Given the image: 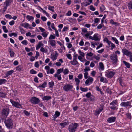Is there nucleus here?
Returning a JSON list of instances; mask_svg holds the SVG:
<instances>
[{
	"instance_id": "423d86ee",
	"label": "nucleus",
	"mask_w": 132,
	"mask_h": 132,
	"mask_svg": "<svg viewBox=\"0 0 132 132\" xmlns=\"http://www.w3.org/2000/svg\"><path fill=\"white\" fill-rule=\"evenodd\" d=\"M10 101L13 106L19 109H22V106L18 102L14 101L12 99L10 100Z\"/></svg>"
},
{
	"instance_id": "2eb2a0df",
	"label": "nucleus",
	"mask_w": 132,
	"mask_h": 132,
	"mask_svg": "<svg viewBox=\"0 0 132 132\" xmlns=\"http://www.w3.org/2000/svg\"><path fill=\"white\" fill-rule=\"evenodd\" d=\"M63 68H62V69H58L56 73H55L54 75V77H56L57 76V75H60V74L61 73L63 72Z\"/></svg>"
},
{
	"instance_id": "603ef678",
	"label": "nucleus",
	"mask_w": 132,
	"mask_h": 132,
	"mask_svg": "<svg viewBox=\"0 0 132 132\" xmlns=\"http://www.w3.org/2000/svg\"><path fill=\"white\" fill-rule=\"evenodd\" d=\"M40 51L43 52H46L47 51V49L45 50V49L43 47H42L40 49Z\"/></svg>"
},
{
	"instance_id": "9d476101",
	"label": "nucleus",
	"mask_w": 132,
	"mask_h": 132,
	"mask_svg": "<svg viewBox=\"0 0 132 132\" xmlns=\"http://www.w3.org/2000/svg\"><path fill=\"white\" fill-rule=\"evenodd\" d=\"M122 52L123 53V55H125L128 56L132 53L131 52L127 50L126 48L122 49Z\"/></svg>"
},
{
	"instance_id": "20e7f679",
	"label": "nucleus",
	"mask_w": 132,
	"mask_h": 132,
	"mask_svg": "<svg viewBox=\"0 0 132 132\" xmlns=\"http://www.w3.org/2000/svg\"><path fill=\"white\" fill-rule=\"evenodd\" d=\"M110 57L113 64H115L118 62L117 55L114 53L110 55Z\"/></svg>"
},
{
	"instance_id": "58836bf2",
	"label": "nucleus",
	"mask_w": 132,
	"mask_h": 132,
	"mask_svg": "<svg viewBox=\"0 0 132 132\" xmlns=\"http://www.w3.org/2000/svg\"><path fill=\"white\" fill-rule=\"evenodd\" d=\"M101 11L103 12L105 10V7L103 5H102L100 7Z\"/></svg>"
},
{
	"instance_id": "cd10ccee",
	"label": "nucleus",
	"mask_w": 132,
	"mask_h": 132,
	"mask_svg": "<svg viewBox=\"0 0 132 132\" xmlns=\"http://www.w3.org/2000/svg\"><path fill=\"white\" fill-rule=\"evenodd\" d=\"M48 33V32L45 31L44 32H42L41 34L44 38H45L47 37Z\"/></svg>"
},
{
	"instance_id": "e2e57ef3",
	"label": "nucleus",
	"mask_w": 132,
	"mask_h": 132,
	"mask_svg": "<svg viewBox=\"0 0 132 132\" xmlns=\"http://www.w3.org/2000/svg\"><path fill=\"white\" fill-rule=\"evenodd\" d=\"M54 30H55V36L56 35L57 37H59V35L58 30H57L56 29Z\"/></svg>"
},
{
	"instance_id": "8fccbe9b",
	"label": "nucleus",
	"mask_w": 132,
	"mask_h": 132,
	"mask_svg": "<svg viewBox=\"0 0 132 132\" xmlns=\"http://www.w3.org/2000/svg\"><path fill=\"white\" fill-rule=\"evenodd\" d=\"M10 53L11 57H14V53L12 50H11L10 51Z\"/></svg>"
},
{
	"instance_id": "bf43d9fd",
	"label": "nucleus",
	"mask_w": 132,
	"mask_h": 132,
	"mask_svg": "<svg viewBox=\"0 0 132 132\" xmlns=\"http://www.w3.org/2000/svg\"><path fill=\"white\" fill-rule=\"evenodd\" d=\"M81 30L82 32H83L84 33H85L87 32V29L85 28H81Z\"/></svg>"
},
{
	"instance_id": "7ed1b4c3",
	"label": "nucleus",
	"mask_w": 132,
	"mask_h": 132,
	"mask_svg": "<svg viewBox=\"0 0 132 132\" xmlns=\"http://www.w3.org/2000/svg\"><path fill=\"white\" fill-rule=\"evenodd\" d=\"M6 126L8 129H12L13 126V121L10 118H9L6 120L5 122Z\"/></svg>"
},
{
	"instance_id": "473e14b6",
	"label": "nucleus",
	"mask_w": 132,
	"mask_h": 132,
	"mask_svg": "<svg viewBox=\"0 0 132 132\" xmlns=\"http://www.w3.org/2000/svg\"><path fill=\"white\" fill-rule=\"evenodd\" d=\"M26 18L28 21H30L31 20H33L34 19L33 17L29 15H27Z\"/></svg>"
},
{
	"instance_id": "69168bd1",
	"label": "nucleus",
	"mask_w": 132,
	"mask_h": 132,
	"mask_svg": "<svg viewBox=\"0 0 132 132\" xmlns=\"http://www.w3.org/2000/svg\"><path fill=\"white\" fill-rule=\"evenodd\" d=\"M111 50H112L113 48L116 47V46L115 44L111 43Z\"/></svg>"
},
{
	"instance_id": "864d4df0",
	"label": "nucleus",
	"mask_w": 132,
	"mask_h": 132,
	"mask_svg": "<svg viewBox=\"0 0 132 132\" xmlns=\"http://www.w3.org/2000/svg\"><path fill=\"white\" fill-rule=\"evenodd\" d=\"M110 22L112 24L116 25L117 24V22H114L112 19L110 20Z\"/></svg>"
},
{
	"instance_id": "680f3d73",
	"label": "nucleus",
	"mask_w": 132,
	"mask_h": 132,
	"mask_svg": "<svg viewBox=\"0 0 132 132\" xmlns=\"http://www.w3.org/2000/svg\"><path fill=\"white\" fill-rule=\"evenodd\" d=\"M5 17L6 18H9L10 19L12 18V16L11 15L9 14H7L5 15Z\"/></svg>"
},
{
	"instance_id": "412c9836",
	"label": "nucleus",
	"mask_w": 132,
	"mask_h": 132,
	"mask_svg": "<svg viewBox=\"0 0 132 132\" xmlns=\"http://www.w3.org/2000/svg\"><path fill=\"white\" fill-rule=\"evenodd\" d=\"M100 81L101 82L104 83H107L108 82V80L105 78H104L103 77H101Z\"/></svg>"
},
{
	"instance_id": "a19ab883",
	"label": "nucleus",
	"mask_w": 132,
	"mask_h": 132,
	"mask_svg": "<svg viewBox=\"0 0 132 132\" xmlns=\"http://www.w3.org/2000/svg\"><path fill=\"white\" fill-rule=\"evenodd\" d=\"M85 36L87 38H89L90 39H91V36H90V33L89 32L85 34Z\"/></svg>"
},
{
	"instance_id": "a211bd4d",
	"label": "nucleus",
	"mask_w": 132,
	"mask_h": 132,
	"mask_svg": "<svg viewBox=\"0 0 132 132\" xmlns=\"http://www.w3.org/2000/svg\"><path fill=\"white\" fill-rule=\"evenodd\" d=\"M12 1V0H6L4 2V4H5L6 6L8 7L10 5Z\"/></svg>"
},
{
	"instance_id": "c03bdc74",
	"label": "nucleus",
	"mask_w": 132,
	"mask_h": 132,
	"mask_svg": "<svg viewBox=\"0 0 132 132\" xmlns=\"http://www.w3.org/2000/svg\"><path fill=\"white\" fill-rule=\"evenodd\" d=\"M19 29L21 34H24L26 33V31L20 26L19 27Z\"/></svg>"
},
{
	"instance_id": "13d9d810",
	"label": "nucleus",
	"mask_w": 132,
	"mask_h": 132,
	"mask_svg": "<svg viewBox=\"0 0 132 132\" xmlns=\"http://www.w3.org/2000/svg\"><path fill=\"white\" fill-rule=\"evenodd\" d=\"M119 81L120 84L121 86H124V84L122 82V81L121 79H119Z\"/></svg>"
},
{
	"instance_id": "052dcab7",
	"label": "nucleus",
	"mask_w": 132,
	"mask_h": 132,
	"mask_svg": "<svg viewBox=\"0 0 132 132\" xmlns=\"http://www.w3.org/2000/svg\"><path fill=\"white\" fill-rule=\"evenodd\" d=\"M88 73L87 72H85L84 73V78L85 79H86L88 78Z\"/></svg>"
},
{
	"instance_id": "a18cd8bd",
	"label": "nucleus",
	"mask_w": 132,
	"mask_h": 132,
	"mask_svg": "<svg viewBox=\"0 0 132 132\" xmlns=\"http://www.w3.org/2000/svg\"><path fill=\"white\" fill-rule=\"evenodd\" d=\"M78 52L80 55L83 57H84L85 56V54L84 53L82 52L81 50L78 51Z\"/></svg>"
},
{
	"instance_id": "f3484780",
	"label": "nucleus",
	"mask_w": 132,
	"mask_h": 132,
	"mask_svg": "<svg viewBox=\"0 0 132 132\" xmlns=\"http://www.w3.org/2000/svg\"><path fill=\"white\" fill-rule=\"evenodd\" d=\"M77 60L74 59H73V60L72 61H70V63L71 64L73 65H77L78 64H79L78 63V62Z\"/></svg>"
},
{
	"instance_id": "49530a36",
	"label": "nucleus",
	"mask_w": 132,
	"mask_h": 132,
	"mask_svg": "<svg viewBox=\"0 0 132 132\" xmlns=\"http://www.w3.org/2000/svg\"><path fill=\"white\" fill-rule=\"evenodd\" d=\"M9 36L10 37H12L13 36H14V37H16L17 36V35L14 32H12L10 34H9Z\"/></svg>"
},
{
	"instance_id": "e433bc0d",
	"label": "nucleus",
	"mask_w": 132,
	"mask_h": 132,
	"mask_svg": "<svg viewBox=\"0 0 132 132\" xmlns=\"http://www.w3.org/2000/svg\"><path fill=\"white\" fill-rule=\"evenodd\" d=\"M54 82L53 81L50 82L48 83V85L50 86L49 88H52L53 87L54 85Z\"/></svg>"
},
{
	"instance_id": "72a5a7b5",
	"label": "nucleus",
	"mask_w": 132,
	"mask_h": 132,
	"mask_svg": "<svg viewBox=\"0 0 132 132\" xmlns=\"http://www.w3.org/2000/svg\"><path fill=\"white\" fill-rule=\"evenodd\" d=\"M128 7L129 10L132 9V1H130L128 4Z\"/></svg>"
},
{
	"instance_id": "4d7b16f0",
	"label": "nucleus",
	"mask_w": 132,
	"mask_h": 132,
	"mask_svg": "<svg viewBox=\"0 0 132 132\" xmlns=\"http://www.w3.org/2000/svg\"><path fill=\"white\" fill-rule=\"evenodd\" d=\"M21 43L24 45H27L28 44V43L27 40H25L22 41Z\"/></svg>"
},
{
	"instance_id": "de8ad7c7",
	"label": "nucleus",
	"mask_w": 132,
	"mask_h": 132,
	"mask_svg": "<svg viewBox=\"0 0 132 132\" xmlns=\"http://www.w3.org/2000/svg\"><path fill=\"white\" fill-rule=\"evenodd\" d=\"M2 28L3 30H4V31L5 32L7 33L8 32V30L6 29V27L5 26H3L2 27Z\"/></svg>"
},
{
	"instance_id": "4be33fe9",
	"label": "nucleus",
	"mask_w": 132,
	"mask_h": 132,
	"mask_svg": "<svg viewBox=\"0 0 132 132\" xmlns=\"http://www.w3.org/2000/svg\"><path fill=\"white\" fill-rule=\"evenodd\" d=\"M122 62L126 66L127 68H130L131 65L129 63L126 62L125 61H123Z\"/></svg>"
},
{
	"instance_id": "39448f33",
	"label": "nucleus",
	"mask_w": 132,
	"mask_h": 132,
	"mask_svg": "<svg viewBox=\"0 0 132 132\" xmlns=\"http://www.w3.org/2000/svg\"><path fill=\"white\" fill-rule=\"evenodd\" d=\"M9 108L7 107H5L2 110V115L3 117L6 118L9 114Z\"/></svg>"
},
{
	"instance_id": "37998d69",
	"label": "nucleus",
	"mask_w": 132,
	"mask_h": 132,
	"mask_svg": "<svg viewBox=\"0 0 132 132\" xmlns=\"http://www.w3.org/2000/svg\"><path fill=\"white\" fill-rule=\"evenodd\" d=\"M55 38V35H51L49 38V39L50 40H53L52 39H54Z\"/></svg>"
},
{
	"instance_id": "c756f323",
	"label": "nucleus",
	"mask_w": 132,
	"mask_h": 132,
	"mask_svg": "<svg viewBox=\"0 0 132 132\" xmlns=\"http://www.w3.org/2000/svg\"><path fill=\"white\" fill-rule=\"evenodd\" d=\"M22 67L20 65L18 66L16 68V70L17 71H20L22 70Z\"/></svg>"
},
{
	"instance_id": "393cba45",
	"label": "nucleus",
	"mask_w": 132,
	"mask_h": 132,
	"mask_svg": "<svg viewBox=\"0 0 132 132\" xmlns=\"http://www.w3.org/2000/svg\"><path fill=\"white\" fill-rule=\"evenodd\" d=\"M60 114V112L56 111L55 112V114L53 116V118L55 119L59 116Z\"/></svg>"
},
{
	"instance_id": "bb28decb",
	"label": "nucleus",
	"mask_w": 132,
	"mask_h": 132,
	"mask_svg": "<svg viewBox=\"0 0 132 132\" xmlns=\"http://www.w3.org/2000/svg\"><path fill=\"white\" fill-rule=\"evenodd\" d=\"M69 122H64L63 123H60V125H61L62 127L64 128L67 125L69 124Z\"/></svg>"
},
{
	"instance_id": "5701e85b",
	"label": "nucleus",
	"mask_w": 132,
	"mask_h": 132,
	"mask_svg": "<svg viewBox=\"0 0 132 132\" xmlns=\"http://www.w3.org/2000/svg\"><path fill=\"white\" fill-rule=\"evenodd\" d=\"M43 44L41 42H39L37 45L36 46V50H38L41 46H43Z\"/></svg>"
},
{
	"instance_id": "b1692460",
	"label": "nucleus",
	"mask_w": 132,
	"mask_h": 132,
	"mask_svg": "<svg viewBox=\"0 0 132 132\" xmlns=\"http://www.w3.org/2000/svg\"><path fill=\"white\" fill-rule=\"evenodd\" d=\"M47 84V83L46 81H44V83L42 85H40L37 88H45V87L46 85Z\"/></svg>"
},
{
	"instance_id": "c85d7f7f",
	"label": "nucleus",
	"mask_w": 132,
	"mask_h": 132,
	"mask_svg": "<svg viewBox=\"0 0 132 132\" xmlns=\"http://www.w3.org/2000/svg\"><path fill=\"white\" fill-rule=\"evenodd\" d=\"M96 101L95 97L93 95H91V104H94L95 102Z\"/></svg>"
},
{
	"instance_id": "f03ea898",
	"label": "nucleus",
	"mask_w": 132,
	"mask_h": 132,
	"mask_svg": "<svg viewBox=\"0 0 132 132\" xmlns=\"http://www.w3.org/2000/svg\"><path fill=\"white\" fill-rule=\"evenodd\" d=\"M111 106L109 107L110 108L113 110H117L118 109V103L117 100L113 101L109 104Z\"/></svg>"
},
{
	"instance_id": "6ab92c4d",
	"label": "nucleus",
	"mask_w": 132,
	"mask_h": 132,
	"mask_svg": "<svg viewBox=\"0 0 132 132\" xmlns=\"http://www.w3.org/2000/svg\"><path fill=\"white\" fill-rule=\"evenodd\" d=\"M7 95V93H6L5 92H0V97H1L2 98H5L6 97V96Z\"/></svg>"
},
{
	"instance_id": "5fc2aeb1",
	"label": "nucleus",
	"mask_w": 132,
	"mask_h": 132,
	"mask_svg": "<svg viewBox=\"0 0 132 132\" xmlns=\"http://www.w3.org/2000/svg\"><path fill=\"white\" fill-rule=\"evenodd\" d=\"M30 73L32 74H36L37 73V72L33 69H31L30 71Z\"/></svg>"
},
{
	"instance_id": "a878e982",
	"label": "nucleus",
	"mask_w": 132,
	"mask_h": 132,
	"mask_svg": "<svg viewBox=\"0 0 132 132\" xmlns=\"http://www.w3.org/2000/svg\"><path fill=\"white\" fill-rule=\"evenodd\" d=\"M14 72V71L12 70L7 71L5 75L6 77H8L9 75H11Z\"/></svg>"
},
{
	"instance_id": "f8f14e48",
	"label": "nucleus",
	"mask_w": 132,
	"mask_h": 132,
	"mask_svg": "<svg viewBox=\"0 0 132 132\" xmlns=\"http://www.w3.org/2000/svg\"><path fill=\"white\" fill-rule=\"evenodd\" d=\"M131 103L129 101L127 102H122L120 104V106L122 107H127L130 106Z\"/></svg>"
},
{
	"instance_id": "7c9ffc66",
	"label": "nucleus",
	"mask_w": 132,
	"mask_h": 132,
	"mask_svg": "<svg viewBox=\"0 0 132 132\" xmlns=\"http://www.w3.org/2000/svg\"><path fill=\"white\" fill-rule=\"evenodd\" d=\"M51 98V96H45L43 97V99L44 100H48Z\"/></svg>"
},
{
	"instance_id": "9b49d317",
	"label": "nucleus",
	"mask_w": 132,
	"mask_h": 132,
	"mask_svg": "<svg viewBox=\"0 0 132 132\" xmlns=\"http://www.w3.org/2000/svg\"><path fill=\"white\" fill-rule=\"evenodd\" d=\"M116 117H111L109 118L107 120V121L109 123H111L115 122L116 119Z\"/></svg>"
},
{
	"instance_id": "ddd939ff",
	"label": "nucleus",
	"mask_w": 132,
	"mask_h": 132,
	"mask_svg": "<svg viewBox=\"0 0 132 132\" xmlns=\"http://www.w3.org/2000/svg\"><path fill=\"white\" fill-rule=\"evenodd\" d=\"M99 35L98 34H95L93 37L91 36V39L94 40L95 41L99 40L100 39L98 38V35Z\"/></svg>"
},
{
	"instance_id": "0eeeda50",
	"label": "nucleus",
	"mask_w": 132,
	"mask_h": 132,
	"mask_svg": "<svg viewBox=\"0 0 132 132\" xmlns=\"http://www.w3.org/2000/svg\"><path fill=\"white\" fill-rule=\"evenodd\" d=\"M115 73V72L109 70L105 72V75L108 78H111L114 75Z\"/></svg>"
},
{
	"instance_id": "f257e3e1",
	"label": "nucleus",
	"mask_w": 132,
	"mask_h": 132,
	"mask_svg": "<svg viewBox=\"0 0 132 132\" xmlns=\"http://www.w3.org/2000/svg\"><path fill=\"white\" fill-rule=\"evenodd\" d=\"M78 126V123H72L69 125L68 130L69 132H75Z\"/></svg>"
},
{
	"instance_id": "3c124183",
	"label": "nucleus",
	"mask_w": 132,
	"mask_h": 132,
	"mask_svg": "<svg viewBox=\"0 0 132 132\" xmlns=\"http://www.w3.org/2000/svg\"><path fill=\"white\" fill-rule=\"evenodd\" d=\"M66 56H67V57L70 60L72 59V57L71 54H66Z\"/></svg>"
},
{
	"instance_id": "0e129e2a",
	"label": "nucleus",
	"mask_w": 132,
	"mask_h": 132,
	"mask_svg": "<svg viewBox=\"0 0 132 132\" xmlns=\"http://www.w3.org/2000/svg\"><path fill=\"white\" fill-rule=\"evenodd\" d=\"M68 27L67 26L64 27L63 28L62 31L63 32H64L68 30Z\"/></svg>"
},
{
	"instance_id": "aec40b11",
	"label": "nucleus",
	"mask_w": 132,
	"mask_h": 132,
	"mask_svg": "<svg viewBox=\"0 0 132 132\" xmlns=\"http://www.w3.org/2000/svg\"><path fill=\"white\" fill-rule=\"evenodd\" d=\"M50 44L53 46H54L55 45L56 42L54 40H49L48 41Z\"/></svg>"
},
{
	"instance_id": "dca6fc26",
	"label": "nucleus",
	"mask_w": 132,
	"mask_h": 132,
	"mask_svg": "<svg viewBox=\"0 0 132 132\" xmlns=\"http://www.w3.org/2000/svg\"><path fill=\"white\" fill-rule=\"evenodd\" d=\"M104 67L103 63L102 62L99 63V69L100 70L103 71L104 70Z\"/></svg>"
},
{
	"instance_id": "c9c22d12",
	"label": "nucleus",
	"mask_w": 132,
	"mask_h": 132,
	"mask_svg": "<svg viewBox=\"0 0 132 132\" xmlns=\"http://www.w3.org/2000/svg\"><path fill=\"white\" fill-rule=\"evenodd\" d=\"M48 7V9L49 10L53 12H54V10L53 9L54 8V6H52L51 5H49Z\"/></svg>"
},
{
	"instance_id": "6e6552de",
	"label": "nucleus",
	"mask_w": 132,
	"mask_h": 132,
	"mask_svg": "<svg viewBox=\"0 0 132 132\" xmlns=\"http://www.w3.org/2000/svg\"><path fill=\"white\" fill-rule=\"evenodd\" d=\"M30 102L34 104H38L40 102V100L38 98L35 97H32L30 101Z\"/></svg>"
},
{
	"instance_id": "2f4dec72",
	"label": "nucleus",
	"mask_w": 132,
	"mask_h": 132,
	"mask_svg": "<svg viewBox=\"0 0 132 132\" xmlns=\"http://www.w3.org/2000/svg\"><path fill=\"white\" fill-rule=\"evenodd\" d=\"M6 82L7 80L5 79H0V85L5 83Z\"/></svg>"
},
{
	"instance_id": "f704fd0d",
	"label": "nucleus",
	"mask_w": 132,
	"mask_h": 132,
	"mask_svg": "<svg viewBox=\"0 0 132 132\" xmlns=\"http://www.w3.org/2000/svg\"><path fill=\"white\" fill-rule=\"evenodd\" d=\"M111 39L113 41L115 42L116 44H119L118 41L116 37H111Z\"/></svg>"
},
{
	"instance_id": "6e6d98bb",
	"label": "nucleus",
	"mask_w": 132,
	"mask_h": 132,
	"mask_svg": "<svg viewBox=\"0 0 132 132\" xmlns=\"http://www.w3.org/2000/svg\"><path fill=\"white\" fill-rule=\"evenodd\" d=\"M80 90L83 92H86L88 90L87 88H82L81 87H80Z\"/></svg>"
},
{
	"instance_id": "4468645a",
	"label": "nucleus",
	"mask_w": 132,
	"mask_h": 132,
	"mask_svg": "<svg viewBox=\"0 0 132 132\" xmlns=\"http://www.w3.org/2000/svg\"><path fill=\"white\" fill-rule=\"evenodd\" d=\"M103 110V107L96 109L95 111L94 114L96 116L98 115Z\"/></svg>"
},
{
	"instance_id": "4c0bfd02",
	"label": "nucleus",
	"mask_w": 132,
	"mask_h": 132,
	"mask_svg": "<svg viewBox=\"0 0 132 132\" xmlns=\"http://www.w3.org/2000/svg\"><path fill=\"white\" fill-rule=\"evenodd\" d=\"M75 80L76 82V85H79V84L80 82V81L78 78L75 77Z\"/></svg>"
},
{
	"instance_id": "338daca9",
	"label": "nucleus",
	"mask_w": 132,
	"mask_h": 132,
	"mask_svg": "<svg viewBox=\"0 0 132 132\" xmlns=\"http://www.w3.org/2000/svg\"><path fill=\"white\" fill-rule=\"evenodd\" d=\"M23 112L27 116H29L30 114V113L26 110H24Z\"/></svg>"
},
{
	"instance_id": "09e8293b",
	"label": "nucleus",
	"mask_w": 132,
	"mask_h": 132,
	"mask_svg": "<svg viewBox=\"0 0 132 132\" xmlns=\"http://www.w3.org/2000/svg\"><path fill=\"white\" fill-rule=\"evenodd\" d=\"M90 68L89 67H85V68L84 69V71L85 72H87V71H90Z\"/></svg>"
},
{
	"instance_id": "774afa93",
	"label": "nucleus",
	"mask_w": 132,
	"mask_h": 132,
	"mask_svg": "<svg viewBox=\"0 0 132 132\" xmlns=\"http://www.w3.org/2000/svg\"><path fill=\"white\" fill-rule=\"evenodd\" d=\"M96 73V71H93L91 72V75L93 77H94L95 76Z\"/></svg>"
},
{
	"instance_id": "ea45409f",
	"label": "nucleus",
	"mask_w": 132,
	"mask_h": 132,
	"mask_svg": "<svg viewBox=\"0 0 132 132\" xmlns=\"http://www.w3.org/2000/svg\"><path fill=\"white\" fill-rule=\"evenodd\" d=\"M69 71L68 69L65 68L64 69V70L63 71V72L64 75H65L68 73Z\"/></svg>"
},
{
	"instance_id": "79ce46f5",
	"label": "nucleus",
	"mask_w": 132,
	"mask_h": 132,
	"mask_svg": "<svg viewBox=\"0 0 132 132\" xmlns=\"http://www.w3.org/2000/svg\"><path fill=\"white\" fill-rule=\"evenodd\" d=\"M51 58L53 61H54L56 60L57 59V56H56V55H51Z\"/></svg>"
},
{
	"instance_id": "1a4fd4ad",
	"label": "nucleus",
	"mask_w": 132,
	"mask_h": 132,
	"mask_svg": "<svg viewBox=\"0 0 132 132\" xmlns=\"http://www.w3.org/2000/svg\"><path fill=\"white\" fill-rule=\"evenodd\" d=\"M73 88V86L69 84H67L63 87V89L65 91L68 92L71 90Z\"/></svg>"
}]
</instances>
